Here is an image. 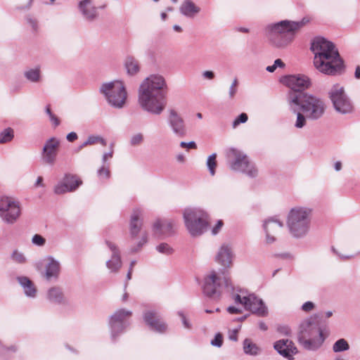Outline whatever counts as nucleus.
Returning <instances> with one entry per match:
<instances>
[{"mask_svg": "<svg viewBox=\"0 0 360 360\" xmlns=\"http://www.w3.org/2000/svg\"><path fill=\"white\" fill-rule=\"evenodd\" d=\"M97 175L100 179H108L110 178V172L108 165H103L97 170Z\"/></svg>", "mask_w": 360, "mask_h": 360, "instance_id": "41", "label": "nucleus"}, {"mask_svg": "<svg viewBox=\"0 0 360 360\" xmlns=\"http://www.w3.org/2000/svg\"><path fill=\"white\" fill-rule=\"evenodd\" d=\"M32 243L37 246H43L46 243V239L39 234H35L32 238Z\"/></svg>", "mask_w": 360, "mask_h": 360, "instance_id": "47", "label": "nucleus"}, {"mask_svg": "<svg viewBox=\"0 0 360 360\" xmlns=\"http://www.w3.org/2000/svg\"><path fill=\"white\" fill-rule=\"evenodd\" d=\"M185 225L193 236L201 235L207 226V214L200 208H186L184 211Z\"/></svg>", "mask_w": 360, "mask_h": 360, "instance_id": "6", "label": "nucleus"}, {"mask_svg": "<svg viewBox=\"0 0 360 360\" xmlns=\"http://www.w3.org/2000/svg\"><path fill=\"white\" fill-rule=\"evenodd\" d=\"M48 263L45 266L44 276L46 280H51V278H57L60 270V264L58 261L56 260L53 257L49 256L47 257Z\"/></svg>", "mask_w": 360, "mask_h": 360, "instance_id": "28", "label": "nucleus"}, {"mask_svg": "<svg viewBox=\"0 0 360 360\" xmlns=\"http://www.w3.org/2000/svg\"><path fill=\"white\" fill-rule=\"evenodd\" d=\"M216 158H217V154L212 153L207 158V162H206V165L209 169L210 174L212 176H214L215 174V169L217 167Z\"/></svg>", "mask_w": 360, "mask_h": 360, "instance_id": "40", "label": "nucleus"}, {"mask_svg": "<svg viewBox=\"0 0 360 360\" xmlns=\"http://www.w3.org/2000/svg\"><path fill=\"white\" fill-rule=\"evenodd\" d=\"M223 226V222L221 220H219L217 223V224L215 225V226L212 229V233L213 234H217L219 231L221 229V228Z\"/></svg>", "mask_w": 360, "mask_h": 360, "instance_id": "59", "label": "nucleus"}, {"mask_svg": "<svg viewBox=\"0 0 360 360\" xmlns=\"http://www.w3.org/2000/svg\"><path fill=\"white\" fill-rule=\"evenodd\" d=\"M153 235L158 238L169 236L173 233V223L169 220L158 219L153 226Z\"/></svg>", "mask_w": 360, "mask_h": 360, "instance_id": "25", "label": "nucleus"}, {"mask_svg": "<svg viewBox=\"0 0 360 360\" xmlns=\"http://www.w3.org/2000/svg\"><path fill=\"white\" fill-rule=\"evenodd\" d=\"M325 340L324 337L321 338H309L304 339H298L299 343L307 350L316 351L323 343Z\"/></svg>", "mask_w": 360, "mask_h": 360, "instance_id": "30", "label": "nucleus"}, {"mask_svg": "<svg viewBox=\"0 0 360 360\" xmlns=\"http://www.w3.org/2000/svg\"><path fill=\"white\" fill-rule=\"evenodd\" d=\"M177 314L181 317V321H182V323H183L184 328H186L187 329H191L192 326H191V323L186 319V317L185 314H184V312L181 311H178Z\"/></svg>", "mask_w": 360, "mask_h": 360, "instance_id": "53", "label": "nucleus"}, {"mask_svg": "<svg viewBox=\"0 0 360 360\" xmlns=\"http://www.w3.org/2000/svg\"><path fill=\"white\" fill-rule=\"evenodd\" d=\"M283 224L274 218H269L264 221L263 224L266 233V242L268 244L273 243L276 240V235L283 228Z\"/></svg>", "mask_w": 360, "mask_h": 360, "instance_id": "20", "label": "nucleus"}, {"mask_svg": "<svg viewBox=\"0 0 360 360\" xmlns=\"http://www.w3.org/2000/svg\"><path fill=\"white\" fill-rule=\"evenodd\" d=\"M245 309L250 310L253 314H256L259 316H266L268 310L262 299L258 298L254 294H249V298Z\"/></svg>", "mask_w": 360, "mask_h": 360, "instance_id": "23", "label": "nucleus"}, {"mask_svg": "<svg viewBox=\"0 0 360 360\" xmlns=\"http://www.w3.org/2000/svg\"><path fill=\"white\" fill-rule=\"evenodd\" d=\"M282 82L290 89L287 94L288 103L290 93L293 91L297 94H305L306 92H304V91L311 86L310 79L304 75L285 76L282 79Z\"/></svg>", "mask_w": 360, "mask_h": 360, "instance_id": "13", "label": "nucleus"}, {"mask_svg": "<svg viewBox=\"0 0 360 360\" xmlns=\"http://www.w3.org/2000/svg\"><path fill=\"white\" fill-rule=\"evenodd\" d=\"M132 312L124 309L116 311L110 318V328L111 332V338L115 340L116 338L122 333L128 327L127 319L131 316Z\"/></svg>", "mask_w": 360, "mask_h": 360, "instance_id": "12", "label": "nucleus"}, {"mask_svg": "<svg viewBox=\"0 0 360 360\" xmlns=\"http://www.w3.org/2000/svg\"><path fill=\"white\" fill-rule=\"evenodd\" d=\"M141 211L139 209L134 210L129 223V233L131 239H134L140 233L142 226V220L140 217Z\"/></svg>", "mask_w": 360, "mask_h": 360, "instance_id": "27", "label": "nucleus"}, {"mask_svg": "<svg viewBox=\"0 0 360 360\" xmlns=\"http://www.w3.org/2000/svg\"><path fill=\"white\" fill-rule=\"evenodd\" d=\"M105 244L112 252L111 258L106 262V266L111 272H117L122 264L120 251L115 243L109 240H105Z\"/></svg>", "mask_w": 360, "mask_h": 360, "instance_id": "22", "label": "nucleus"}, {"mask_svg": "<svg viewBox=\"0 0 360 360\" xmlns=\"http://www.w3.org/2000/svg\"><path fill=\"white\" fill-rule=\"evenodd\" d=\"M77 138H78L77 134L74 131L69 133L66 136L67 140L70 142L75 141V140L77 139Z\"/></svg>", "mask_w": 360, "mask_h": 360, "instance_id": "58", "label": "nucleus"}, {"mask_svg": "<svg viewBox=\"0 0 360 360\" xmlns=\"http://www.w3.org/2000/svg\"><path fill=\"white\" fill-rule=\"evenodd\" d=\"M124 65L129 75L134 76L140 71L139 63L134 56H127Z\"/></svg>", "mask_w": 360, "mask_h": 360, "instance_id": "32", "label": "nucleus"}, {"mask_svg": "<svg viewBox=\"0 0 360 360\" xmlns=\"http://www.w3.org/2000/svg\"><path fill=\"white\" fill-rule=\"evenodd\" d=\"M237 330H235L232 332L231 334L229 335V339L233 341H237L238 340V335H237Z\"/></svg>", "mask_w": 360, "mask_h": 360, "instance_id": "63", "label": "nucleus"}, {"mask_svg": "<svg viewBox=\"0 0 360 360\" xmlns=\"http://www.w3.org/2000/svg\"><path fill=\"white\" fill-rule=\"evenodd\" d=\"M143 140V136L141 133L133 135L130 139V143L131 146H137L142 143Z\"/></svg>", "mask_w": 360, "mask_h": 360, "instance_id": "48", "label": "nucleus"}, {"mask_svg": "<svg viewBox=\"0 0 360 360\" xmlns=\"http://www.w3.org/2000/svg\"><path fill=\"white\" fill-rule=\"evenodd\" d=\"M296 110H297V111H294V110H290V111L292 112L293 113L296 114V115H297V119H296V121L295 123V127L296 128L301 129L306 125L307 119H308V118L307 117V115H305L303 112L302 113L301 112L302 111L300 110V107H297Z\"/></svg>", "mask_w": 360, "mask_h": 360, "instance_id": "36", "label": "nucleus"}, {"mask_svg": "<svg viewBox=\"0 0 360 360\" xmlns=\"http://www.w3.org/2000/svg\"><path fill=\"white\" fill-rule=\"evenodd\" d=\"M238 81L237 78H235L229 89V98L230 100H233L238 91Z\"/></svg>", "mask_w": 360, "mask_h": 360, "instance_id": "44", "label": "nucleus"}, {"mask_svg": "<svg viewBox=\"0 0 360 360\" xmlns=\"http://www.w3.org/2000/svg\"><path fill=\"white\" fill-rule=\"evenodd\" d=\"M14 138V131L12 128L8 127L0 133V143L11 142Z\"/></svg>", "mask_w": 360, "mask_h": 360, "instance_id": "37", "label": "nucleus"}, {"mask_svg": "<svg viewBox=\"0 0 360 360\" xmlns=\"http://www.w3.org/2000/svg\"><path fill=\"white\" fill-rule=\"evenodd\" d=\"M274 347L279 354L288 360H292L293 356L298 352L293 342L288 339L276 341Z\"/></svg>", "mask_w": 360, "mask_h": 360, "instance_id": "21", "label": "nucleus"}, {"mask_svg": "<svg viewBox=\"0 0 360 360\" xmlns=\"http://www.w3.org/2000/svg\"><path fill=\"white\" fill-rule=\"evenodd\" d=\"M227 311L231 314H239L242 313V310L233 306H229L227 308Z\"/></svg>", "mask_w": 360, "mask_h": 360, "instance_id": "56", "label": "nucleus"}, {"mask_svg": "<svg viewBox=\"0 0 360 360\" xmlns=\"http://www.w3.org/2000/svg\"><path fill=\"white\" fill-rule=\"evenodd\" d=\"M290 110L297 111L296 108L307 115L310 120H318L325 114L327 105L324 99L311 94H297L292 92L288 97Z\"/></svg>", "mask_w": 360, "mask_h": 360, "instance_id": "4", "label": "nucleus"}, {"mask_svg": "<svg viewBox=\"0 0 360 360\" xmlns=\"http://www.w3.org/2000/svg\"><path fill=\"white\" fill-rule=\"evenodd\" d=\"M17 280L23 288L25 295L29 297H35L37 288L34 283L27 276H18Z\"/></svg>", "mask_w": 360, "mask_h": 360, "instance_id": "29", "label": "nucleus"}, {"mask_svg": "<svg viewBox=\"0 0 360 360\" xmlns=\"http://www.w3.org/2000/svg\"><path fill=\"white\" fill-rule=\"evenodd\" d=\"M16 350L15 347L14 346H12L11 347H3L1 349V353L2 355H4L6 352H9V351H11L13 352H15Z\"/></svg>", "mask_w": 360, "mask_h": 360, "instance_id": "61", "label": "nucleus"}, {"mask_svg": "<svg viewBox=\"0 0 360 360\" xmlns=\"http://www.w3.org/2000/svg\"><path fill=\"white\" fill-rule=\"evenodd\" d=\"M311 50L314 54V65L320 72L337 75L344 70V63L334 44L324 37H315Z\"/></svg>", "mask_w": 360, "mask_h": 360, "instance_id": "2", "label": "nucleus"}, {"mask_svg": "<svg viewBox=\"0 0 360 360\" xmlns=\"http://www.w3.org/2000/svg\"><path fill=\"white\" fill-rule=\"evenodd\" d=\"M21 214L20 202L11 197L0 198V217L8 224H13Z\"/></svg>", "mask_w": 360, "mask_h": 360, "instance_id": "10", "label": "nucleus"}, {"mask_svg": "<svg viewBox=\"0 0 360 360\" xmlns=\"http://www.w3.org/2000/svg\"><path fill=\"white\" fill-rule=\"evenodd\" d=\"M180 146L181 148H188L189 149H195L197 148V145L195 141H190L188 143L181 141L180 143Z\"/></svg>", "mask_w": 360, "mask_h": 360, "instance_id": "55", "label": "nucleus"}, {"mask_svg": "<svg viewBox=\"0 0 360 360\" xmlns=\"http://www.w3.org/2000/svg\"><path fill=\"white\" fill-rule=\"evenodd\" d=\"M112 155H113V151L111 150L108 153H105L103 154V158H102V160H103V164H105V162L108 159H110L112 157Z\"/></svg>", "mask_w": 360, "mask_h": 360, "instance_id": "60", "label": "nucleus"}, {"mask_svg": "<svg viewBox=\"0 0 360 360\" xmlns=\"http://www.w3.org/2000/svg\"><path fill=\"white\" fill-rule=\"evenodd\" d=\"M312 210L307 207L292 208L287 224L291 235L297 238L304 237L309 230Z\"/></svg>", "mask_w": 360, "mask_h": 360, "instance_id": "5", "label": "nucleus"}, {"mask_svg": "<svg viewBox=\"0 0 360 360\" xmlns=\"http://www.w3.org/2000/svg\"><path fill=\"white\" fill-rule=\"evenodd\" d=\"M147 242H148V235L146 233H143L142 234L141 238L137 243V245L135 247H132L131 248V252H136L139 251L143 247V245L144 244H146Z\"/></svg>", "mask_w": 360, "mask_h": 360, "instance_id": "46", "label": "nucleus"}, {"mask_svg": "<svg viewBox=\"0 0 360 360\" xmlns=\"http://www.w3.org/2000/svg\"><path fill=\"white\" fill-rule=\"evenodd\" d=\"M233 255L231 248L228 245H222L216 256V261L222 266L230 268L232 264Z\"/></svg>", "mask_w": 360, "mask_h": 360, "instance_id": "26", "label": "nucleus"}, {"mask_svg": "<svg viewBox=\"0 0 360 360\" xmlns=\"http://www.w3.org/2000/svg\"><path fill=\"white\" fill-rule=\"evenodd\" d=\"M202 75L205 79H207L210 80L213 79L215 77L214 72L210 70L204 71Z\"/></svg>", "mask_w": 360, "mask_h": 360, "instance_id": "57", "label": "nucleus"}, {"mask_svg": "<svg viewBox=\"0 0 360 360\" xmlns=\"http://www.w3.org/2000/svg\"><path fill=\"white\" fill-rule=\"evenodd\" d=\"M182 15L188 18H193L198 14L200 8L197 6L191 0H185L179 8Z\"/></svg>", "mask_w": 360, "mask_h": 360, "instance_id": "31", "label": "nucleus"}, {"mask_svg": "<svg viewBox=\"0 0 360 360\" xmlns=\"http://www.w3.org/2000/svg\"><path fill=\"white\" fill-rule=\"evenodd\" d=\"M167 123L176 136L181 138L186 136V128L184 120L175 110H169Z\"/></svg>", "mask_w": 360, "mask_h": 360, "instance_id": "17", "label": "nucleus"}, {"mask_svg": "<svg viewBox=\"0 0 360 360\" xmlns=\"http://www.w3.org/2000/svg\"><path fill=\"white\" fill-rule=\"evenodd\" d=\"M25 77L31 82H38L41 79L39 68H32L24 72Z\"/></svg>", "mask_w": 360, "mask_h": 360, "instance_id": "35", "label": "nucleus"}, {"mask_svg": "<svg viewBox=\"0 0 360 360\" xmlns=\"http://www.w3.org/2000/svg\"><path fill=\"white\" fill-rule=\"evenodd\" d=\"M223 343V338L220 333L217 334L214 338L212 340L211 345L217 347H220Z\"/></svg>", "mask_w": 360, "mask_h": 360, "instance_id": "52", "label": "nucleus"}, {"mask_svg": "<svg viewBox=\"0 0 360 360\" xmlns=\"http://www.w3.org/2000/svg\"><path fill=\"white\" fill-rule=\"evenodd\" d=\"M26 20L34 32L38 30V22L35 18H32L31 16H27Z\"/></svg>", "mask_w": 360, "mask_h": 360, "instance_id": "50", "label": "nucleus"}, {"mask_svg": "<svg viewBox=\"0 0 360 360\" xmlns=\"http://www.w3.org/2000/svg\"><path fill=\"white\" fill-rule=\"evenodd\" d=\"M45 112L49 116V120L52 122L54 127H56L60 124V120L58 117L52 112L50 105H47L46 106Z\"/></svg>", "mask_w": 360, "mask_h": 360, "instance_id": "42", "label": "nucleus"}, {"mask_svg": "<svg viewBox=\"0 0 360 360\" xmlns=\"http://www.w3.org/2000/svg\"><path fill=\"white\" fill-rule=\"evenodd\" d=\"M78 8L84 18L89 22L95 21L98 18V8L94 6L91 0L80 1Z\"/></svg>", "mask_w": 360, "mask_h": 360, "instance_id": "24", "label": "nucleus"}, {"mask_svg": "<svg viewBox=\"0 0 360 360\" xmlns=\"http://www.w3.org/2000/svg\"><path fill=\"white\" fill-rule=\"evenodd\" d=\"M59 146L60 141L56 137L46 141L41 152V160L44 164L53 166L56 163Z\"/></svg>", "mask_w": 360, "mask_h": 360, "instance_id": "14", "label": "nucleus"}, {"mask_svg": "<svg viewBox=\"0 0 360 360\" xmlns=\"http://www.w3.org/2000/svg\"><path fill=\"white\" fill-rule=\"evenodd\" d=\"M98 141H101V143L103 145H105V141L102 138H101L99 136H89L87 138V139L78 147L77 152H79L80 150H82L83 148L86 147V146L94 144Z\"/></svg>", "mask_w": 360, "mask_h": 360, "instance_id": "39", "label": "nucleus"}, {"mask_svg": "<svg viewBox=\"0 0 360 360\" xmlns=\"http://www.w3.org/2000/svg\"><path fill=\"white\" fill-rule=\"evenodd\" d=\"M243 348L244 353L250 356H257L262 352V349L249 338L244 340Z\"/></svg>", "mask_w": 360, "mask_h": 360, "instance_id": "33", "label": "nucleus"}, {"mask_svg": "<svg viewBox=\"0 0 360 360\" xmlns=\"http://www.w3.org/2000/svg\"><path fill=\"white\" fill-rule=\"evenodd\" d=\"M224 289L227 292L231 293V298L234 301L235 304H241L245 307L249 298V294L242 289L237 290V292L235 293V288L231 283L229 276H224Z\"/></svg>", "mask_w": 360, "mask_h": 360, "instance_id": "18", "label": "nucleus"}, {"mask_svg": "<svg viewBox=\"0 0 360 360\" xmlns=\"http://www.w3.org/2000/svg\"><path fill=\"white\" fill-rule=\"evenodd\" d=\"M11 259L18 264H24L26 262V257L25 255L18 250H14L13 252Z\"/></svg>", "mask_w": 360, "mask_h": 360, "instance_id": "45", "label": "nucleus"}, {"mask_svg": "<svg viewBox=\"0 0 360 360\" xmlns=\"http://www.w3.org/2000/svg\"><path fill=\"white\" fill-rule=\"evenodd\" d=\"M277 331L286 336H290L291 335V330L290 327L286 325L278 326Z\"/></svg>", "mask_w": 360, "mask_h": 360, "instance_id": "51", "label": "nucleus"}, {"mask_svg": "<svg viewBox=\"0 0 360 360\" xmlns=\"http://www.w3.org/2000/svg\"><path fill=\"white\" fill-rule=\"evenodd\" d=\"M48 300L56 304H62L64 302V295L62 290L58 287L50 288L47 293Z\"/></svg>", "mask_w": 360, "mask_h": 360, "instance_id": "34", "label": "nucleus"}, {"mask_svg": "<svg viewBox=\"0 0 360 360\" xmlns=\"http://www.w3.org/2000/svg\"><path fill=\"white\" fill-rule=\"evenodd\" d=\"M328 95L337 112L341 114H347L352 111V103L345 94L344 87L338 84H334L329 91Z\"/></svg>", "mask_w": 360, "mask_h": 360, "instance_id": "11", "label": "nucleus"}, {"mask_svg": "<svg viewBox=\"0 0 360 360\" xmlns=\"http://www.w3.org/2000/svg\"><path fill=\"white\" fill-rule=\"evenodd\" d=\"M248 117L246 113L243 112L240 114L233 121V127H236L240 123H245L248 121Z\"/></svg>", "mask_w": 360, "mask_h": 360, "instance_id": "49", "label": "nucleus"}, {"mask_svg": "<svg viewBox=\"0 0 360 360\" xmlns=\"http://www.w3.org/2000/svg\"><path fill=\"white\" fill-rule=\"evenodd\" d=\"M308 22L303 18L300 21L284 20L270 24L266 27L268 39L276 48H285L294 41L298 31Z\"/></svg>", "mask_w": 360, "mask_h": 360, "instance_id": "3", "label": "nucleus"}, {"mask_svg": "<svg viewBox=\"0 0 360 360\" xmlns=\"http://www.w3.org/2000/svg\"><path fill=\"white\" fill-rule=\"evenodd\" d=\"M145 323L152 330L159 333H164L167 325L162 319L160 314L155 310H148L143 316Z\"/></svg>", "mask_w": 360, "mask_h": 360, "instance_id": "15", "label": "nucleus"}, {"mask_svg": "<svg viewBox=\"0 0 360 360\" xmlns=\"http://www.w3.org/2000/svg\"><path fill=\"white\" fill-rule=\"evenodd\" d=\"M228 165L231 169L240 172L254 178L257 175V169L249 158L242 151L231 148L227 154Z\"/></svg>", "mask_w": 360, "mask_h": 360, "instance_id": "7", "label": "nucleus"}, {"mask_svg": "<svg viewBox=\"0 0 360 360\" xmlns=\"http://www.w3.org/2000/svg\"><path fill=\"white\" fill-rule=\"evenodd\" d=\"M82 180L77 178V176L66 174L63 180L54 186L53 191L57 195L72 192L82 185Z\"/></svg>", "mask_w": 360, "mask_h": 360, "instance_id": "16", "label": "nucleus"}, {"mask_svg": "<svg viewBox=\"0 0 360 360\" xmlns=\"http://www.w3.org/2000/svg\"><path fill=\"white\" fill-rule=\"evenodd\" d=\"M167 84L165 77L153 74L140 84L138 101L141 108L153 115H159L167 105Z\"/></svg>", "mask_w": 360, "mask_h": 360, "instance_id": "1", "label": "nucleus"}, {"mask_svg": "<svg viewBox=\"0 0 360 360\" xmlns=\"http://www.w3.org/2000/svg\"><path fill=\"white\" fill-rule=\"evenodd\" d=\"M349 349L348 342L343 338L337 340L333 345L334 352H341L347 351Z\"/></svg>", "mask_w": 360, "mask_h": 360, "instance_id": "38", "label": "nucleus"}, {"mask_svg": "<svg viewBox=\"0 0 360 360\" xmlns=\"http://www.w3.org/2000/svg\"><path fill=\"white\" fill-rule=\"evenodd\" d=\"M304 337L306 339L324 336L322 330L316 323L307 320L300 324L298 334V339H303Z\"/></svg>", "mask_w": 360, "mask_h": 360, "instance_id": "19", "label": "nucleus"}, {"mask_svg": "<svg viewBox=\"0 0 360 360\" xmlns=\"http://www.w3.org/2000/svg\"><path fill=\"white\" fill-rule=\"evenodd\" d=\"M156 250L160 253L170 255L173 253L174 250L167 243H162L156 246Z\"/></svg>", "mask_w": 360, "mask_h": 360, "instance_id": "43", "label": "nucleus"}, {"mask_svg": "<svg viewBox=\"0 0 360 360\" xmlns=\"http://www.w3.org/2000/svg\"><path fill=\"white\" fill-rule=\"evenodd\" d=\"M315 307V304L311 302V301H308V302H304L302 305V310L305 311V312H309L311 311H312Z\"/></svg>", "mask_w": 360, "mask_h": 360, "instance_id": "54", "label": "nucleus"}, {"mask_svg": "<svg viewBox=\"0 0 360 360\" xmlns=\"http://www.w3.org/2000/svg\"><path fill=\"white\" fill-rule=\"evenodd\" d=\"M334 168L336 171H340L342 169V162L340 161H337L334 164Z\"/></svg>", "mask_w": 360, "mask_h": 360, "instance_id": "64", "label": "nucleus"}, {"mask_svg": "<svg viewBox=\"0 0 360 360\" xmlns=\"http://www.w3.org/2000/svg\"><path fill=\"white\" fill-rule=\"evenodd\" d=\"M276 66V68H277L278 67L279 68H284L285 67V63L282 61L281 59H276L275 61H274V63Z\"/></svg>", "mask_w": 360, "mask_h": 360, "instance_id": "62", "label": "nucleus"}, {"mask_svg": "<svg viewBox=\"0 0 360 360\" xmlns=\"http://www.w3.org/2000/svg\"><path fill=\"white\" fill-rule=\"evenodd\" d=\"M100 91L112 107L121 108L124 106L127 99V91L122 82L115 80L104 83L101 86Z\"/></svg>", "mask_w": 360, "mask_h": 360, "instance_id": "8", "label": "nucleus"}, {"mask_svg": "<svg viewBox=\"0 0 360 360\" xmlns=\"http://www.w3.org/2000/svg\"><path fill=\"white\" fill-rule=\"evenodd\" d=\"M219 274L218 275L213 271L204 279L202 291L206 296L210 298L219 299L222 289L224 288V276H229V274L224 269L220 271Z\"/></svg>", "mask_w": 360, "mask_h": 360, "instance_id": "9", "label": "nucleus"}]
</instances>
